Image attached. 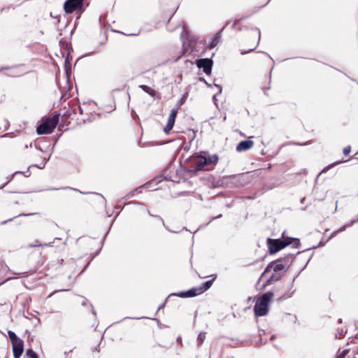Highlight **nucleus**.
Wrapping results in <instances>:
<instances>
[{
  "label": "nucleus",
  "mask_w": 358,
  "mask_h": 358,
  "mask_svg": "<svg viewBox=\"0 0 358 358\" xmlns=\"http://www.w3.org/2000/svg\"><path fill=\"white\" fill-rule=\"evenodd\" d=\"M293 292H294L292 291V292H291V293H289L288 294L283 295L282 296L280 297V299H288V298L291 297L292 294H293Z\"/></svg>",
  "instance_id": "21"
},
{
  "label": "nucleus",
  "mask_w": 358,
  "mask_h": 358,
  "mask_svg": "<svg viewBox=\"0 0 358 358\" xmlns=\"http://www.w3.org/2000/svg\"><path fill=\"white\" fill-rule=\"evenodd\" d=\"M350 151H351V147L347 146L343 149V152L345 155H348L350 154Z\"/></svg>",
  "instance_id": "18"
},
{
  "label": "nucleus",
  "mask_w": 358,
  "mask_h": 358,
  "mask_svg": "<svg viewBox=\"0 0 358 358\" xmlns=\"http://www.w3.org/2000/svg\"><path fill=\"white\" fill-rule=\"evenodd\" d=\"M196 64L199 69H202L206 74L210 75L211 73L213 61L210 59H197Z\"/></svg>",
  "instance_id": "8"
},
{
  "label": "nucleus",
  "mask_w": 358,
  "mask_h": 358,
  "mask_svg": "<svg viewBox=\"0 0 358 358\" xmlns=\"http://www.w3.org/2000/svg\"><path fill=\"white\" fill-rule=\"evenodd\" d=\"M38 214L37 213H21L19 215H17V217H28V216H31V215H36Z\"/></svg>",
  "instance_id": "19"
},
{
  "label": "nucleus",
  "mask_w": 358,
  "mask_h": 358,
  "mask_svg": "<svg viewBox=\"0 0 358 358\" xmlns=\"http://www.w3.org/2000/svg\"><path fill=\"white\" fill-rule=\"evenodd\" d=\"M177 114L178 108H173L171 110L167 124L164 129L165 133L168 134L173 129Z\"/></svg>",
  "instance_id": "9"
},
{
  "label": "nucleus",
  "mask_w": 358,
  "mask_h": 358,
  "mask_svg": "<svg viewBox=\"0 0 358 358\" xmlns=\"http://www.w3.org/2000/svg\"><path fill=\"white\" fill-rule=\"evenodd\" d=\"M45 245H46V246L50 245V243H49V244H45Z\"/></svg>",
  "instance_id": "32"
},
{
  "label": "nucleus",
  "mask_w": 358,
  "mask_h": 358,
  "mask_svg": "<svg viewBox=\"0 0 358 358\" xmlns=\"http://www.w3.org/2000/svg\"><path fill=\"white\" fill-rule=\"evenodd\" d=\"M215 86L218 89V90H219V94H220L222 92V87L220 85H215Z\"/></svg>",
  "instance_id": "24"
},
{
  "label": "nucleus",
  "mask_w": 358,
  "mask_h": 358,
  "mask_svg": "<svg viewBox=\"0 0 358 358\" xmlns=\"http://www.w3.org/2000/svg\"><path fill=\"white\" fill-rule=\"evenodd\" d=\"M41 246H43V245L41 243H39V242L38 241H36L35 244L29 245V247H31V248L41 247Z\"/></svg>",
  "instance_id": "22"
},
{
  "label": "nucleus",
  "mask_w": 358,
  "mask_h": 358,
  "mask_svg": "<svg viewBox=\"0 0 358 358\" xmlns=\"http://www.w3.org/2000/svg\"><path fill=\"white\" fill-rule=\"evenodd\" d=\"M286 264L285 263V259H278L275 261L271 262L266 268L264 273L268 272L271 270H273L275 272H279L284 270Z\"/></svg>",
  "instance_id": "7"
},
{
  "label": "nucleus",
  "mask_w": 358,
  "mask_h": 358,
  "mask_svg": "<svg viewBox=\"0 0 358 358\" xmlns=\"http://www.w3.org/2000/svg\"><path fill=\"white\" fill-rule=\"evenodd\" d=\"M141 89H142L145 93L148 94L152 97H155L157 95V92L151 88L150 87L145 85H141L139 86Z\"/></svg>",
  "instance_id": "13"
},
{
  "label": "nucleus",
  "mask_w": 358,
  "mask_h": 358,
  "mask_svg": "<svg viewBox=\"0 0 358 358\" xmlns=\"http://www.w3.org/2000/svg\"><path fill=\"white\" fill-rule=\"evenodd\" d=\"M59 122V115H55L42 120L37 127L36 132L38 135L51 134L56 128Z\"/></svg>",
  "instance_id": "2"
},
{
  "label": "nucleus",
  "mask_w": 358,
  "mask_h": 358,
  "mask_svg": "<svg viewBox=\"0 0 358 358\" xmlns=\"http://www.w3.org/2000/svg\"><path fill=\"white\" fill-rule=\"evenodd\" d=\"M348 352L349 350H344L338 354L336 358H345V356L348 355Z\"/></svg>",
  "instance_id": "17"
},
{
  "label": "nucleus",
  "mask_w": 358,
  "mask_h": 358,
  "mask_svg": "<svg viewBox=\"0 0 358 358\" xmlns=\"http://www.w3.org/2000/svg\"><path fill=\"white\" fill-rule=\"evenodd\" d=\"M222 217V215H219L218 216L214 217V219H217V218H219V217Z\"/></svg>",
  "instance_id": "27"
},
{
  "label": "nucleus",
  "mask_w": 358,
  "mask_h": 358,
  "mask_svg": "<svg viewBox=\"0 0 358 358\" xmlns=\"http://www.w3.org/2000/svg\"><path fill=\"white\" fill-rule=\"evenodd\" d=\"M254 145V142L252 140H247L241 141L236 146L238 152H244L250 150Z\"/></svg>",
  "instance_id": "11"
},
{
  "label": "nucleus",
  "mask_w": 358,
  "mask_h": 358,
  "mask_svg": "<svg viewBox=\"0 0 358 358\" xmlns=\"http://www.w3.org/2000/svg\"><path fill=\"white\" fill-rule=\"evenodd\" d=\"M84 0H67L64 5V10L68 13L80 9L83 7Z\"/></svg>",
  "instance_id": "6"
},
{
  "label": "nucleus",
  "mask_w": 358,
  "mask_h": 358,
  "mask_svg": "<svg viewBox=\"0 0 358 358\" xmlns=\"http://www.w3.org/2000/svg\"><path fill=\"white\" fill-rule=\"evenodd\" d=\"M194 163L196 169L198 170H208L206 168V156L197 155L194 158Z\"/></svg>",
  "instance_id": "10"
},
{
  "label": "nucleus",
  "mask_w": 358,
  "mask_h": 358,
  "mask_svg": "<svg viewBox=\"0 0 358 358\" xmlns=\"http://www.w3.org/2000/svg\"><path fill=\"white\" fill-rule=\"evenodd\" d=\"M218 161L219 157L216 154L206 156V167L210 165L213 166H215Z\"/></svg>",
  "instance_id": "12"
},
{
  "label": "nucleus",
  "mask_w": 358,
  "mask_h": 358,
  "mask_svg": "<svg viewBox=\"0 0 358 358\" xmlns=\"http://www.w3.org/2000/svg\"><path fill=\"white\" fill-rule=\"evenodd\" d=\"M213 99H214V100H217L216 95H214V96H213Z\"/></svg>",
  "instance_id": "29"
},
{
  "label": "nucleus",
  "mask_w": 358,
  "mask_h": 358,
  "mask_svg": "<svg viewBox=\"0 0 358 358\" xmlns=\"http://www.w3.org/2000/svg\"><path fill=\"white\" fill-rule=\"evenodd\" d=\"M206 339V332H200L197 337V345L200 346Z\"/></svg>",
  "instance_id": "14"
},
{
  "label": "nucleus",
  "mask_w": 358,
  "mask_h": 358,
  "mask_svg": "<svg viewBox=\"0 0 358 358\" xmlns=\"http://www.w3.org/2000/svg\"><path fill=\"white\" fill-rule=\"evenodd\" d=\"M213 284V280H208L202 283V285L198 287H193L192 289L182 292L179 295L183 297H193L199 295L209 289Z\"/></svg>",
  "instance_id": "5"
},
{
  "label": "nucleus",
  "mask_w": 358,
  "mask_h": 358,
  "mask_svg": "<svg viewBox=\"0 0 358 358\" xmlns=\"http://www.w3.org/2000/svg\"><path fill=\"white\" fill-rule=\"evenodd\" d=\"M253 49H254V48H252V49L249 50L248 51H243V50H241V53L242 55H244V54H246V53H248V52H250L252 51V50H253Z\"/></svg>",
  "instance_id": "23"
},
{
  "label": "nucleus",
  "mask_w": 358,
  "mask_h": 358,
  "mask_svg": "<svg viewBox=\"0 0 358 358\" xmlns=\"http://www.w3.org/2000/svg\"><path fill=\"white\" fill-rule=\"evenodd\" d=\"M355 222V220H352L349 224H347L345 225H344L343 227H342L341 229H340V231H343L345 229L346 227H350V226H352V224Z\"/></svg>",
  "instance_id": "20"
},
{
  "label": "nucleus",
  "mask_w": 358,
  "mask_h": 358,
  "mask_svg": "<svg viewBox=\"0 0 358 358\" xmlns=\"http://www.w3.org/2000/svg\"><path fill=\"white\" fill-rule=\"evenodd\" d=\"M338 164V162H336V163H334V164H332L329 165V167H332V166H334L335 164Z\"/></svg>",
  "instance_id": "26"
},
{
  "label": "nucleus",
  "mask_w": 358,
  "mask_h": 358,
  "mask_svg": "<svg viewBox=\"0 0 358 358\" xmlns=\"http://www.w3.org/2000/svg\"><path fill=\"white\" fill-rule=\"evenodd\" d=\"M24 358H38V355L31 349H29L27 350Z\"/></svg>",
  "instance_id": "16"
},
{
  "label": "nucleus",
  "mask_w": 358,
  "mask_h": 358,
  "mask_svg": "<svg viewBox=\"0 0 358 358\" xmlns=\"http://www.w3.org/2000/svg\"><path fill=\"white\" fill-rule=\"evenodd\" d=\"M285 232L282 234V238L278 239H267V245L269 250L270 253L273 254L276 253L280 250L285 248L286 246L290 245L292 243V238H285ZM293 241H299L298 239H293Z\"/></svg>",
  "instance_id": "3"
},
{
  "label": "nucleus",
  "mask_w": 358,
  "mask_h": 358,
  "mask_svg": "<svg viewBox=\"0 0 358 358\" xmlns=\"http://www.w3.org/2000/svg\"><path fill=\"white\" fill-rule=\"evenodd\" d=\"M220 35H221L220 32H218L215 35L214 38L213 39L212 42L210 43V48H214L215 46L217 45V44L218 43L219 39L220 38Z\"/></svg>",
  "instance_id": "15"
},
{
  "label": "nucleus",
  "mask_w": 358,
  "mask_h": 358,
  "mask_svg": "<svg viewBox=\"0 0 358 358\" xmlns=\"http://www.w3.org/2000/svg\"><path fill=\"white\" fill-rule=\"evenodd\" d=\"M92 313H93L94 315H96V312H95V310H93Z\"/></svg>",
  "instance_id": "30"
},
{
  "label": "nucleus",
  "mask_w": 358,
  "mask_h": 358,
  "mask_svg": "<svg viewBox=\"0 0 358 358\" xmlns=\"http://www.w3.org/2000/svg\"><path fill=\"white\" fill-rule=\"evenodd\" d=\"M274 338V336H271V340H273Z\"/></svg>",
  "instance_id": "31"
},
{
  "label": "nucleus",
  "mask_w": 358,
  "mask_h": 358,
  "mask_svg": "<svg viewBox=\"0 0 358 358\" xmlns=\"http://www.w3.org/2000/svg\"><path fill=\"white\" fill-rule=\"evenodd\" d=\"M82 304H83V306H85V305H86V301H83V303H82Z\"/></svg>",
  "instance_id": "28"
},
{
  "label": "nucleus",
  "mask_w": 358,
  "mask_h": 358,
  "mask_svg": "<svg viewBox=\"0 0 358 358\" xmlns=\"http://www.w3.org/2000/svg\"><path fill=\"white\" fill-rule=\"evenodd\" d=\"M273 294L268 292L257 299L254 306V312L256 316H264L268 311V304L271 302Z\"/></svg>",
  "instance_id": "1"
},
{
  "label": "nucleus",
  "mask_w": 358,
  "mask_h": 358,
  "mask_svg": "<svg viewBox=\"0 0 358 358\" xmlns=\"http://www.w3.org/2000/svg\"><path fill=\"white\" fill-rule=\"evenodd\" d=\"M8 334L12 343L14 358H20L24 351V342L12 331H8Z\"/></svg>",
  "instance_id": "4"
},
{
  "label": "nucleus",
  "mask_w": 358,
  "mask_h": 358,
  "mask_svg": "<svg viewBox=\"0 0 358 358\" xmlns=\"http://www.w3.org/2000/svg\"><path fill=\"white\" fill-rule=\"evenodd\" d=\"M14 218H15V217H13V218H10V219H9V220H5V221L2 222V223H1V224H4L7 223L8 222L13 220Z\"/></svg>",
  "instance_id": "25"
}]
</instances>
